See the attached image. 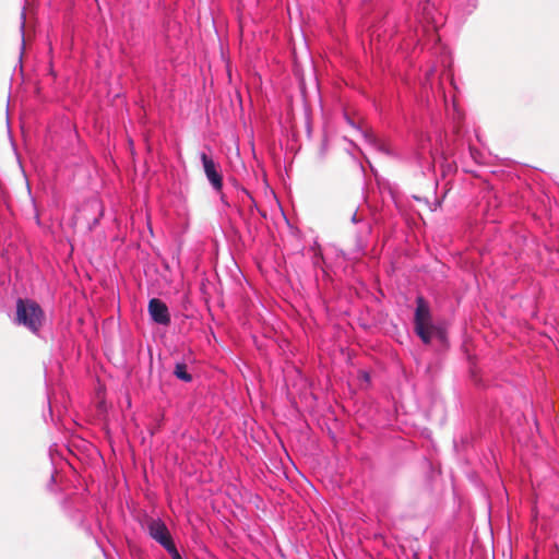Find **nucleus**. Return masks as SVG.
<instances>
[{
    "label": "nucleus",
    "instance_id": "nucleus-1",
    "mask_svg": "<svg viewBox=\"0 0 559 559\" xmlns=\"http://www.w3.org/2000/svg\"><path fill=\"white\" fill-rule=\"evenodd\" d=\"M415 331L425 344H429L433 337L443 338V332L431 323L430 310L423 297L417 298Z\"/></svg>",
    "mask_w": 559,
    "mask_h": 559
},
{
    "label": "nucleus",
    "instance_id": "nucleus-2",
    "mask_svg": "<svg viewBox=\"0 0 559 559\" xmlns=\"http://www.w3.org/2000/svg\"><path fill=\"white\" fill-rule=\"evenodd\" d=\"M44 312L39 305L31 299H17L16 321L32 332H36L43 324Z\"/></svg>",
    "mask_w": 559,
    "mask_h": 559
},
{
    "label": "nucleus",
    "instance_id": "nucleus-3",
    "mask_svg": "<svg viewBox=\"0 0 559 559\" xmlns=\"http://www.w3.org/2000/svg\"><path fill=\"white\" fill-rule=\"evenodd\" d=\"M147 530L150 536L158 542L167 551L176 547L167 526L160 520H150Z\"/></svg>",
    "mask_w": 559,
    "mask_h": 559
},
{
    "label": "nucleus",
    "instance_id": "nucleus-4",
    "mask_svg": "<svg viewBox=\"0 0 559 559\" xmlns=\"http://www.w3.org/2000/svg\"><path fill=\"white\" fill-rule=\"evenodd\" d=\"M200 158L202 160L206 178L211 182L212 187L216 191H219L223 187V177L218 169V165L213 160L211 156L205 153H201Z\"/></svg>",
    "mask_w": 559,
    "mask_h": 559
},
{
    "label": "nucleus",
    "instance_id": "nucleus-5",
    "mask_svg": "<svg viewBox=\"0 0 559 559\" xmlns=\"http://www.w3.org/2000/svg\"><path fill=\"white\" fill-rule=\"evenodd\" d=\"M147 310L152 320L155 323L165 326L170 324V314L168 311V307L163 300L158 298H152L148 301Z\"/></svg>",
    "mask_w": 559,
    "mask_h": 559
},
{
    "label": "nucleus",
    "instance_id": "nucleus-6",
    "mask_svg": "<svg viewBox=\"0 0 559 559\" xmlns=\"http://www.w3.org/2000/svg\"><path fill=\"white\" fill-rule=\"evenodd\" d=\"M174 374L185 382H190L192 380V376L188 372V368L185 362L176 364Z\"/></svg>",
    "mask_w": 559,
    "mask_h": 559
},
{
    "label": "nucleus",
    "instance_id": "nucleus-7",
    "mask_svg": "<svg viewBox=\"0 0 559 559\" xmlns=\"http://www.w3.org/2000/svg\"><path fill=\"white\" fill-rule=\"evenodd\" d=\"M168 552L173 557V559H182L176 547L174 549H170V551Z\"/></svg>",
    "mask_w": 559,
    "mask_h": 559
}]
</instances>
